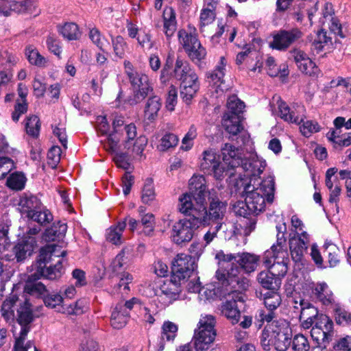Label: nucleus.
<instances>
[{
	"label": "nucleus",
	"instance_id": "f257e3e1",
	"mask_svg": "<svg viewBox=\"0 0 351 351\" xmlns=\"http://www.w3.org/2000/svg\"><path fill=\"white\" fill-rule=\"evenodd\" d=\"M275 182L271 176L258 184H248L244 187L245 201L254 215H258L265 208L266 202L271 204L274 198Z\"/></svg>",
	"mask_w": 351,
	"mask_h": 351
},
{
	"label": "nucleus",
	"instance_id": "f03ea898",
	"mask_svg": "<svg viewBox=\"0 0 351 351\" xmlns=\"http://www.w3.org/2000/svg\"><path fill=\"white\" fill-rule=\"evenodd\" d=\"M192 206L193 204L188 196H184L180 199L179 210L189 218L180 219L173 226L172 237L177 244L190 241L195 230L202 225L198 217L194 214Z\"/></svg>",
	"mask_w": 351,
	"mask_h": 351
},
{
	"label": "nucleus",
	"instance_id": "7ed1b4c3",
	"mask_svg": "<svg viewBox=\"0 0 351 351\" xmlns=\"http://www.w3.org/2000/svg\"><path fill=\"white\" fill-rule=\"evenodd\" d=\"M215 318L211 315H202L191 343L180 347V351H204L208 350L217 335Z\"/></svg>",
	"mask_w": 351,
	"mask_h": 351
},
{
	"label": "nucleus",
	"instance_id": "20e7f679",
	"mask_svg": "<svg viewBox=\"0 0 351 351\" xmlns=\"http://www.w3.org/2000/svg\"><path fill=\"white\" fill-rule=\"evenodd\" d=\"M227 204L217 197L206 199L197 206L193 204V213L203 226L219 224L221 227L226 213Z\"/></svg>",
	"mask_w": 351,
	"mask_h": 351
},
{
	"label": "nucleus",
	"instance_id": "39448f33",
	"mask_svg": "<svg viewBox=\"0 0 351 351\" xmlns=\"http://www.w3.org/2000/svg\"><path fill=\"white\" fill-rule=\"evenodd\" d=\"M57 246L53 244L47 245L40 250L38 261L32 265L34 275L32 278L44 277L49 280L59 278L63 273L62 261H58L54 266L46 267V263L51 259L52 256H59L56 253Z\"/></svg>",
	"mask_w": 351,
	"mask_h": 351
},
{
	"label": "nucleus",
	"instance_id": "423d86ee",
	"mask_svg": "<svg viewBox=\"0 0 351 351\" xmlns=\"http://www.w3.org/2000/svg\"><path fill=\"white\" fill-rule=\"evenodd\" d=\"M278 245H272L269 250L265 252L263 265L276 277H284L288 270L289 252L285 246L283 238H278Z\"/></svg>",
	"mask_w": 351,
	"mask_h": 351
},
{
	"label": "nucleus",
	"instance_id": "0eeeda50",
	"mask_svg": "<svg viewBox=\"0 0 351 351\" xmlns=\"http://www.w3.org/2000/svg\"><path fill=\"white\" fill-rule=\"evenodd\" d=\"M271 327L269 338L263 336L261 339L263 349L269 351L273 347L276 351H287L291 343V328L285 320L273 322Z\"/></svg>",
	"mask_w": 351,
	"mask_h": 351
},
{
	"label": "nucleus",
	"instance_id": "6e6552de",
	"mask_svg": "<svg viewBox=\"0 0 351 351\" xmlns=\"http://www.w3.org/2000/svg\"><path fill=\"white\" fill-rule=\"evenodd\" d=\"M124 69L125 73L135 90L134 97L129 102L130 105H135L148 96L152 92L153 88L149 83L148 76L135 70L130 62L126 60L124 62Z\"/></svg>",
	"mask_w": 351,
	"mask_h": 351
},
{
	"label": "nucleus",
	"instance_id": "1a4fd4ad",
	"mask_svg": "<svg viewBox=\"0 0 351 351\" xmlns=\"http://www.w3.org/2000/svg\"><path fill=\"white\" fill-rule=\"evenodd\" d=\"M225 263L223 267L219 264L220 268L216 271V278L223 285H232L233 288L245 290L249 286V280L243 276L241 267L234 265L233 263Z\"/></svg>",
	"mask_w": 351,
	"mask_h": 351
},
{
	"label": "nucleus",
	"instance_id": "9d476101",
	"mask_svg": "<svg viewBox=\"0 0 351 351\" xmlns=\"http://www.w3.org/2000/svg\"><path fill=\"white\" fill-rule=\"evenodd\" d=\"M178 36L180 43L193 62H199L206 57V49L198 40L195 29L189 32L181 29Z\"/></svg>",
	"mask_w": 351,
	"mask_h": 351
},
{
	"label": "nucleus",
	"instance_id": "9b49d317",
	"mask_svg": "<svg viewBox=\"0 0 351 351\" xmlns=\"http://www.w3.org/2000/svg\"><path fill=\"white\" fill-rule=\"evenodd\" d=\"M215 258L218 260L219 264L223 267L226 263L236 261L245 273H251L255 271L260 261L258 256L248 252L238 254H226L223 252H219L216 254Z\"/></svg>",
	"mask_w": 351,
	"mask_h": 351
},
{
	"label": "nucleus",
	"instance_id": "f8f14e48",
	"mask_svg": "<svg viewBox=\"0 0 351 351\" xmlns=\"http://www.w3.org/2000/svg\"><path fill=\"white\" fill-rule=\"evenodd\" d=\"M189 193L182 195L179 197L180 202L184 196H188L194 206L204 202L206 199H210V192L207 189L206 179L203 176L194 175L189 180Z\"/></svg>",
	"mask_w": 351,
	"mask_h": 351
},
{
	"label": "nucleus",
	"instance_id": "ddd939ff",
	"mask_svg": "<svg viewBox=\"0 0 351 351\" xmlns=\"http://www.w3.org/2000/svg\"><path fill=\"white\" fill-rule=\"evenodd\" d=\"M196 258L186 254H179L172 262L174 280L189 278L196 268Z\"/></svg>",
	"mask_w": 351,
	"mask_h": 351
},
{
	"label": "nucleus",
	"instance_id": "4468645a",
	"mask_svg": "<svg viewBox=\"0 0 351 351\" xmlns=\"http://www.w3.org/2000/svg\"><path fill=\"white\" fill-rule=\"evenodd\" d=\"M265 309L258 311L256 317L261 322H271L277 316V311L282 303V298L277 291H268L264 294Z\"/></svg>",
	"mask_w": 351,
	"mask_h": 351
},
{
	"label": "nucleus",
	"instance_id": "2eb2a0df",
	"mask_svg": "<svg viewBox=\"0 0 351 351\" xmlns=\"http://www.w3.org/2000/svg\"><path fill=\"white\" fill-rule=\"evenodd\" d=\"M303 36L302 31L295 27L289 29H281L274 36L270 46L273 49L285 51L292 44L300 40Z\"/></svg>",
	"mask_w": 351,
	"mask_h": 351
},
{
	"label": "nucleus",
	"instance_id": "dca6fc26",
	"mask_svg": "<svg viewBox=\"0 0 351 351\" xmlns=\"http://www.w3.org/2000/svg\"><path fill=\"white\" fill-rule=\"evenodd\" d=\"M277 104L278 115L285 121L300 125L304 119L305 117L303 114L304 108L303 106L295 104L290 108L280 99L277 100Z\"/></svg>",
	"mask_w": 351,
	"mask_h": 351
},
{
	"label": "nucleus",
	"instance_id": "f3484780",
	"mask_svg": "<svg viewBox=\"0 0 351 351\" xmlns=\"http://www.w3.org/2000/svg\"><path fill=\"white\" fill-rule=\"evenodd\" d=\"M180 291L178 283L173 280H165L157 287L155 294L160 302L164 306H168L178 298Z\"/></svg>",
	"mask_w": 351,
	"mask_h": 351
},
{
	"label": "nucleus",
	"instance_id": "a211bd4d",
	"mask_svg": "<svg viewBox=\"0 0 351 351\" xmlns=\"http://www.w3.org/2000/svg\"><path fill=\"white\" fill-rule=\"evenodd\" d=\"M240 166L245 172L246 176L250 177V183L256 182V177H258L266 167V162L256 154H250L247 158H243Z\"/></svg>",
	"mask_w": 351,
	"mask_h": 351
},
{
	"label": "nucleus",
	"instance_id": "6ab92c4d",
	"mask_svg": "<svg viewBox=\"0 0 351 351\" xmlns=\"http://www.w3.org/2000/svg\"><path fill=\"white\" fill-rule=\"evenodd\" d=\"M291 53L300 71L312 77H317L319 75V69L306 53L299 49H294Z\"/></svg>",
	"mask_w": 351,
	"mask_h": 351
},
{
	"label": "nucleus",
	"instance_id": "aec40b11",
	"mask_svg": "<svg viewBox=\"0 0 351 351\" xmlns=\"http://www.w3.org/2000/svg\"><path fill=\"white\" fill-rule=\"evenodd\" d=\"M222 124L226 131L230 134L236 136L240 133L239 138H241L243 143H245L249 140V135L245 132H243V128L241 124L240 116L226 113Z\"/></svg>",
	"mask_w": 351,
	"mask_h": 351
},
{
	"label": "nucleus",
	"instance_id": "412c9836",
	"mask_svg": "<svg viewBox=\"0 0 351 351\" xmlns=\"http://www.w3.org/2000/svg\"><path fill=\"white\" fill-rule=\"evenodd\" d=\"M309 242L308 234L303 232L298 237H294L289 239V248L292 259L295 261H300L307 249Z\"/></svg>",
	"mask_w": 351,
	"mask_h": 351
},
{
	"label": "nucleus",
	"instance_id": "4be33fe9",
	"mask_svg": "<svg viewBox=\"0 0 351 351\" xmlns=\"http://www.w3.org/2000/svg\"><path fill=\"white\" fill-rule=\"evenodd\" d=\"M34 320V315L32 305L29 300L25 298L24 302L20 304L17 309L16 321L21 327V331L25 330L26 332H29Z\"/></svg>",
	"mask_w": 351,
	"mask_h": 351
},
{
	"label": "nucleus",
	"instance_id": "5701e85b",
	"mask_svg": "<svg viewBox=\"0 0 351 351\" xmlns=\"http://www.w3.org/2000/svg\"><path fill=\"white\" fill-rule=\"evenodd\" d=\"M300 321L304 329H308L319 316L317 309L309 302L303 299H300Z\"/></svg>",
	"mask_w": 351,
	"mask_h": 351
},
{
	"label": "nucleus",
	"instance_id": "b1692460",
	"mask_svg": "<svg viewBox=\"0 0 351 351\" xmlns=\"http://www.w3.org/2000/svg\"><path fill=\"white\" fill-rule=\"evenodd\" d=\"M36 245V241L35 238L29 237L28 239H23L14 246L12 249L13 254L6 255L12 256V259L11 261L16 259L17 262H21L32 254Z\"/></svg>",
	"mask_w": 351,
	"mask_h": 351
},
{
	"label": "nucleus",
	"instance_id": "393cba45",
	"mask_svg": "<svg viewBox=\"0 0 351 351\" xmlns=\"http://www.w3.org/2000/svg\"><path fill=\"white\" fill-rule=\"evenodd\" d=\"M40 201L32 194L23 193L19 199L18 209L22 215L29 218L34 212H38L41 207Z\"/></svg>",
	"mask_w": 351,
	"mask_h": 351
},
{
	"label": "nucleus",
	"instance_id": "a878e982",
	"mask_svg": "<svg viewBox=\"0 0 351 351\" xmlns=\"http://www.w3.org/2000/svg\"><path fill=\"white\" fill-rule=\"evenodd\" d=\"M223 162L231 168L240 167L243 158L239 148L230 143H225L221 149Z\"/></svg>",
	"mask_w": 351,
	"mask_h": 351
},
{
	"label": "nucleus",
	"instance_id": "bb28decb",
	"mask_svg": "<svg viewBox=\"0 0 351 351\" xmlns=\"http://www.w3.org/2000/svg\"><path fill=\"white\" fill-rule=\"evenodd\" d=\"M132 276L128 273L117 275L112 280L114 285L111 291V294L114 295H121V296L127 294L130 290L128 285L132 282Z\"/></svg>",
	"mask_w": 351,
	"mask_h": 351
},
{
	"label": "nucleus",
	"instance_id": "cd10ccee",
	"mask_svg": "<svg viewBox=\"0 0 351 351\" xmlns=\"http://www.w3.org/2000/svg\"><path fill=\"white\" fill-rule=\"evenodd\" d=\"M176 31V13L171 8H167L163 12V32L169 43Z\"/></svg>",
	"mask_w": 351,
	"mask_h": 351
},
{
	"label": "nucleus",
	"instance_id": "c85d7f7f",
	"mask_svg": "<svg viewBox=\"0 0 351 351\" xmlns=\"http://www.w3.org/2000/svg\"><path fill=\"white\" fill-rule=\"evenodd\" d=\"M161 106V99L158 96L154 95L149 97L144 109V117L145 120L150 123L154 121L158 116V112Z\"/></svg>",
	"mask_w": 351,
	"mask_h": 351
},
{
	"label": "nucleus",
	"instance_id": "c756f323",
	"mask_svg": "<svg viewBox=\"0 0 351 351\" xmlns=\"http://www.w3.org/2000/svg\"><path fill=\"white\" fill-rule=\"evenodd\" d=\"M130 317V314L128 311H125L123 304H117L113 309L111 317V326L115 329H121L123 328Z\"/></svg>",
	"mask_w": 351,
	"mask_h": 351
},
{
	"label": "nucleus",
	"instance_id": "7c9ffc66",
	"mask_svg": "<svg viewBox=\"0 0 351 351\" xmlns=\"http://www.w3.org/2000/svg\"><path fill=\"white\" fill-rule=\"evenodd\" d=\"M34 275V272L29 276L28 280L24 287V292L31 295L36 297H45V295L49 292L45 285L40 282H35L40 278H32Z\"/></svg>",
	"mask_w": 351,
	"mask_h": 351
},
{
	"label": "nucleus",
	"instance_id": "2f4dec72",
	"mask_svg": "<svg viewBox=\"0 0 351 351\" xmlns=\"http://www.w3.org/2000/svg\"><path fill=\"white\" fill-rule=\"evenodd\" d=\"M257 280L263 287L269 290H277L281 285L280 278L275 276L269 270L261 271Z\"/></svg>",
	"mask_w": 351,
	"mask_h": 351
},
{
	"label": "nucleus",
	"instance_id": "473e14b6",
	"mask_svg": "<svg viewBox=\"0 0 351 351\" xmlns=\"http://www.w3.org/2000/svg\"><path fill=\"white\" fill-rule=\"evenodd\" d=\"M227 61L225 57L221 56L218 64L216 66L215 69L208 76L210 78L213 85H216L217 88L223 90L224 88L221 86L224 82V75L226 73V66Z\"/></svg>",
	"mask_w": 351,
	"mask_h": 351
},
{
	"label": "nucleus",
	"instance_id": "72a5a7b5",
	"mask_svg": "<svg viewBox=\"0 0 351 351\" xmlns=\"http://www.w3.org/2000/svg\"><path fill=\"white\" fill-rule=\"evenodd\" d=\"M18 93L21 100H18L15 106L14 110L12 112V118L14 121H18L21 114L25 113L27 110V104L25 97L27 95V90L25 86L19 84L18 86Z\"/></svg>",
	"mask_w": 351,
	"mask_h": 351
},
{
	"label": "nucleus",
	"instance_id": "f704fd0d",
	"mask_svg": "<svg viewBox=\"0 0 351 351\" xmlns=\"http://www.w3.org/2000/svg\"><path fill=\"white\" fill-rule=\"evenodd\" d=\"M195 74L186 60L178 57L173 69V76L177 80L182 81L185 78Z\"/></svg>",
	"mask_w": 351,
	"mask_h": 351
},
{
	"label": "nucleus",
	"instance_id": "c9c22d12",
	"mask_svg": "<svg viewBox=\"0 0 351 351\" xmlns=\"http://www.w3.org/2000/svg\"><path fill=\"white\" fill-rule=\"evenodd\" d=\"M19 301V298L14 294L10 295L2 303L1 313V316L7 322H12L14 319V306Z\"/></svg>",
	"mask_w": 351,
	"mask_h": 351
},
{
	"label": "nucleus",
	"instance_id": "e433bc0d",
	"mask_svg": "<svg viewBox=\"0 0 351 351\" xmlns=\"http://www.w3.org/2000/svg\"><path fill=\"white\" fill-rule=\"evenodd\" d=\"M221 312L232 324L239 322L241 313L235 300L226 301L221 306Z\"/></svg>",
	"mask_w": 351,
	"mask_h": 351
},
{
	"label": "nucleus",
	"instance_id": "4c0bfd02",
	"mask_svg": "<svg viewBox=\"0 0 351 351\" xmlns=\"http://www.w3.org/2000/svg\"><path fill=\"white\" fill-rule=\"evenodd\" d=\"M25 56L29 62L38 67H45L47 65L48 60L42 56L38 49L32 45H29L25 49Z\"/></svg>",
	"mask_w": 351,
	"mask_h": 351
},
{
	"label": "nucleus",
	"instance_id": "58836bf2",
	"mask_svg": "<svg viewBox=\"0 0 351 351\" xmlns=\"http://www.w3.org/2000/svg\"><path fill=\"white\" fill-rule=\"evenodd\" d=\"M125 226V221H121L119 222L117 226L109 228L106 234L107 241L114 245H120L122 243L121 236Z\"/></svg>",
	"mask_w": 351,
	"mask_h": 351
},
{
	"label": "nucleus",
	"instance_id": "ea45409f",
	"mask_svg": "<svg viewBox=\"0 0 351 351\" xmlns=\"http://www.w3.org/2000/svg\"><path fill=\"white\" fill-rule=\"evenodd\" d=\"M258 58V57L256 52H252L251 51L246 50L237 54L236 58V62L237 64H241L243 62H246L247 63L250 64V60H253L255 58L257 60L256 64L250 69V70L254 72H256L258 70V71L260 72L261 69L263 66V62H261Z\"/></svg>",
	"mask_w": 351,
	"mask_h": 351
},
{
	"label": "nucleus",
	"instance_id": "a19ab883",
	"mask_svg": "<svg viewBox=\"0 0 351 351\" xmlns=\"http://www.w3.org/2000/svg\"><path fill=\"white\" fill-rule=\"evenodd\" d=\"M219 156L212 149H208L203 152L202 158L200 162V167L202 169L207 171L215 167V165L219 162Z\"/></svg>",
	"mask_w": 351,
	"mask_h": 351
},
{
	"label": "nucleus",
	"instance_id": "79ce46f5",
	"mask_svg": "<svg viewBox=\"0 0 351 351\" xmlns=\"http://www.w3.org/2000/svg\"><path fill=\"white\" fill-rule=\"evenodd\" d=\"M313 293L325 305L330 304L333 300L332 294L325 282L317 284L314 288Z\"/></svg>",
	"mask_w": 351,
	"mask_h": 351
},
{
	"label": "nucleus",
	"instance_id": "37998d69",
	"mask_svg": "<svg viewBox=\"0 0 351 351\" xmlns=\"http://www.w3.org/2000/svg\"><path fill=\"white\" fill-rule=\"evenodd\" d=\"M59 32L68 40H77L81 36L78 26L74 23H66L59 29Z\"/></svg>",
	"mask_w": 351,
	"mask_h": 351
},
{
	"label": "nucleus",
	"instance_id": "c03bdc74",
	"mask_svg": "<svg viewBox=\"0 0 351 351\" xmlns=\"http://www.w3.org/2000/svg\"><path fill=\"white\" fill-rule=\"evenodd\" d=\"M111 43L114 56L123 58L128 49L125 40L121 36H111Z\"/></svg>",
	"mask_w": 351,
	"mask_h": 351
},
{
	"label": "nucleus",
	"instance_id": "a18cd8bd",
	"mask_svg": "<svg viewBox=\"0 0 351 351\" xmlns=\"http://www.w3.org/2000/svg\"><path fill=\"white\" fill-rule=\"evenodd\" d=\"M44 303L47 307L51 308H58V311H60V308H64V306L67 305L63 296L55 293H47L44 297Z\"/></svg>",
	"mask_w": 351,
	"mask_h": 351
},
{
	"label": "nucleus",
	"instance_id": "49530a36",
	"mask_svg": "<svg viewBox=\"0 0 351 351\" xmlns=\"http://www.w3.org/2000/svg\"><path fill=\"white\" fill-rule=\"evenodd\" d=\"M314 324L318 326L320 330L324 332V335L330 337L332 340L334 334L333 322L327 315H319Z\"/></svg>",
	"mask_w": 351,
	"mask_h": 351
},
{
	"label": "nucleus",
	"instance_id": "de8ad7c7",
	"mask_svg": "<svg viewBox=\"0 0 351 351\" xmlns=\"http://www.w3.org/2000/svg\"><path fill=\"white\" fill-rule=\"evenodd\" d=\"M89 38L94 45H95L101 51H106L109 45L108 40L101 34L97 28H92L89 32Z\"/></svg>",
	"mask_w": 351,
	"mask_h": 351
},
{
	"label": "nucleus",
	"instance_id": "09e8293b",
	"mask_svg": "<svg viewBox=\"0 0 351 351\" xmlns=\"http://www.w3.org/2000/svg\"><path fill=\"white\" fill-rule=\"evenodd\" d=\"M339 250L336 245L333 243H325L324 254L328 257V262L330 267H335L339 261Z\"/></svg>",
	"mask_w": 351,
	"mask_h": 351
},
{
	"label": "nucleus",
	"instance_id": "8fccbe9b",
	"mask_svg": "<svg viewBox=\"0 0 351 351\" xmlns=\"http://www.w3.org/2000/svg\"><path fill=\"white\" fill-rule=\"evenodd\" d=\"M156 197L153 180L147 179L142 190L141 199L144 204H150Z\"/></svg>",
	"mask_w": 351,
	"mask_h": 351
},
{
	"label": "nucleus",
	"instance_id": "3c124183",
	"mask_svg": "<svg viewBox=\"0 0 351 351\" xmlns=\"http://www.w3.org/2000/svg\"><path fill=\"white\" fill-rule=\"evenodd\" d=\"M245 104L241 101L236 95H232L229 97L227 101V108L230 114H237L239 116V114L242 112Z\"/></svg>",
	"mask_w": 351,
	"mask_h": 351
},
{
	"label": "nucleus",
	"instance_id": "603ef678",
	"mask_svg": "<svg viewBox=\"0 0 351 351\" xmlns=\"http://www.w3.org/2000/svg\"><path fill=\"white\" fill-rule=\"evenodd\" d=\"M25 129L29 135L33 137H37L39 135L40 129V123L38 117L36 115L27 117L25 123Z\"/></svg>",
	"mask_w": 351,
	"mask_h": 351
},
{
	"label": "nucleus",
	"instance_id": "864d4df0",
	"mask_svg": "<svg viewBox=\"0 0 351 351\" xmlns=\"http://www.w3.org/2000/svg\"><path fill=\"white\" fill-rule=\"evenodd\" d=\"M234 168H231L228 166V164H226L225 162H219L217 165H215V167H213L210 172H212L213 177L216 180H223L226 176L228 175L230 173V176H232L233 173L232 172H230L231 169H233Z\"/></svg>",
	"mask_w": 351,
	"mask_h": 351
},
{
	"label": "nucleus",
	"instance_id": "5fc2aeb1",
	"mask_svg": "<svg viewBox=\"0 0 351 351\" xmlns=\"http://www.w3.org/2000/svg\"><path fill=\"white\" fill-rule=\"evenodd\" d=\"M178 326L171 322H165L162 327L161 339L164 341H173L176 336Z\"/></svg>",
	"mask_w": 351,
	"mask_h": 351
},
{
	"label": "nucleus",
	"instance_id": "6e6d98bb",
	"mask_svg": "<svg viewBox=\"0 0 351 351\" xmlns=\"http://www.w3.org/2000/svg\"><path fill=\"white\" fill-rule=\"evenodd\" d=\"M292 348L295 351H308L310 343L307 337L302 334L295 335L292 340Z\"/></svg>",
	"mask_w": 351,
	"mask_h": 351
},
{
	"label": "nucleus",
	"instance_id": "4d7b16f0",
	"mask_svg": "<svg viewBox=\"0 0 351 351\" xmlns=\"http://www.w3.org/2000/svg\"><path fill=\"white\" fill-rule=\"evenodd\" d=\"M27 334L25 330L20 331L19 335L15 338L14 351H27L32 346V342L26 340Z\"/></svg>",
	"mask_w": 351,
	"mask_h": 351
},
{
	"label": "nucleus",
	"instance_id": "13d9d810",
	"mask_svg": "<svg viewBox=\"0 0 351 351\" xmlns=\"http://www.w3.org/2000/svg\"><path fill=\"white\" fill-rule=\"evenodd\" d=\"M331 43V38L327 35V32L324 29L319 31L317 36L312 43L314 49L317 52L322 51L324 47Z\"/></svg>",
	"mask_w": 351,
	"mask_h": 351
},
{
	"label": "nucleus",
	"instance_id": "bf43d9fd",
	"mask_svg": "<svg viewBox=\"0 0 351 351\" xmlns=\"http://www.w3.org/2000/svg\"><path fill=\"white\" fill-rule=\"evenodd\" d=\"M25 178L24 175L19 173H12L7 180L8 186L15 190L22 189L25 186Z\"/></svg>",
	"mask_w": 351,
	"mask_h": 351
},
{
	"label": "nucleus",
	"instance_id": "052dcab7",
	"mask_svg": "<svg viewBox=\"0 0 351 351\" xmlns=\"http://www.w3.org/2000/svg\"><path fill=\"white\" fill-rule=\"evenodd\" d=\"M311 335L313 339L318 344V346H323L324 347H326V346L331 341L330 337H328L326 335H324V332L320 330V329L315 324L311 329Z\"/></svg>",
	"mask_w": 351,
	"mask_h": 351
},
{
	"label": "nucleus",
	"instance_id": "680f3d73",
	"mask_svg": "<svg viewBox=\"0 0 351 351\" xmlns=\"http://www.w3.org/2000/svg\"><path fill=\"white\" fill-rule=\"evenodd\" d=\"M28 219L36 221L39 224L43 225L49 223L52 219L51 213L47 210H43L41 206L38 212H34Z\"/></svg>",
	"mask_w": 351,
	"mask_h": 351
},
{
	"label": "nucleus",
	"instance_id": "e2e57ef3",
	"mask_svg": "<svg viewBox=\"0 0 351 351\" xmlns=\"http://www.w3.org/2000/svg\"><path fill=\"white\" fill-rule=\"evenodd\" d=\"M140 223L143 226L145 234L152 235L154 230V215L153 214L147 213L142 215Z\"/></svg>",
	"mask_w": 351,
	"mask_h": 351
},
{
	"label": "nucleus",
	"instance_id": "0e129e2a",
	"mask_svg": "<svg viewBox=\"0 0 351 351\" xmlns=\"http://www.w3.org/2000/svg\"><path fill=\"white\" fill-rule=\"evenodd\" d=\"M303 124L300 127L302 134L306 137L310 136L312 134L317 132L320 130V126L316 121H302Z\"/></svg>",
	"mask_w": 351,
	"mask_h": 351
},
{
	"label": "nucleus",
	"instance_id": "69168bd1",
	"mask_svg": "<svg viewBox=\"0 0 351 351\" xmlns=\"http://www.w3.org/2000/svg\"><path fill=\"white\" fill-rule=\"evenodd\" d=\"M199 89V85L180 86V96L186 104H189Z\"/></svg>",
	"mask_w": 351,
	"mask_h": 351
},
{
	"label": "nucleus",
	"instance_id": "338daca9",
	"mask_svg": "<svg viewBox=\"0 0 351 351\" xmlns=\"http://www.w3.org/2000/svg\"><path fill=\"white\" fill-rule=\"evenodd\" d=\"M196 128L192 125L190 127L189 131L182 139V149L186 151L191 149L193 145V141L196 138Z\"/></svg>",
	"mask_w": 351,
	"mask_h": 351
},
{
	"label": "nucleus",
	"instance_id": "774afa93",
	"mask_svg": "<svg viewBox=\"0 0 351 351\" xmlns=\"http://www.w3.org/2000/svg\"><path fill=\"white\" fill-rule=\"evenodd\" d=\"M178 143V138L174 134H166L162 138L160 142V149L165 151L171 147H175Z\"/></svg>",
	"mask_w": 351,
	"mask_h": 351
}]
</instances>
